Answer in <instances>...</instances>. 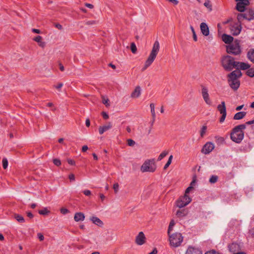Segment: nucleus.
Returning <instances> with one entry per match:
<instances>
[{"mask_svg": "<svg viewBox=\"0 0 254 254\" xmlns=\"http://www.w3.org/2000/svg\"><path fill=\"white\" fill-rule=\"evenodd\" d=\"M157 254V250L156 249H154L153 250L149 253L148 254Z\"/></svg>", "mask_w": 254, "mask_h": 254, "instance_id": "nucleus-64", "label": "nucleus"}, {"mask_svg": "<svg viewBox=\"0 0 254 254\" xmlns=\"http://www.w3.org/2000/svg\"><path fill=\"white\" fill-rule=\"evenodd\" d=\"M159 48V43L158 41H156L153 44V48L149 57L145 61L143 67L141 69L142 71L145 70L153 63L158 53Z\"/></svg>", "mask_w": 254, "mask_h": 254, "instance_id": "nucleus-3", "label": "nucleus"}, {"mask_svg": "<svg viewBox=\"0 0 254 254\" xmlns=\"http://www.w3.org/2000/svg\"><path fill=\"white\" fill-rule=\"evenodd\" d=\"M246 112H240L236 113L234 116V119L236 120H239L242 119L246 115Z\"/></svg>", "mask_w": 254, "mask_h": 254, "instance_id": "nucleus-25", "label": "nucleus"}, {"mask_svg": "<svg viewBox=\"0 0 254 254\" xmlns=\"http://www.w3.org/2000/svg\"><path fill=\"white\" fill-rule=\"evenodd\" d=\"M109 101L108 99H106L104 98L103 99L102 102L104 104H105L107 107L109 106L110 105L109 103H108Z\"/></svg>", "mask_w": 254, "mask_h": 254, "instance_id": "nucleus-44", "label": "nucleus"}, {"mask_svg": "<svg viewBox=\"0 0 254 254\" xmlns=\"http://www.w3.org/2000/svg\"><path fill=\"white\" fill-rule=\"evenodd\" d=\"M247 57L249 60L254 63V50H250L247 54Z\"/></svg>", "mask_w": 254, "mask_h": 254, "instance_id": "nucleus-26", "label": "nucleus"}, {"mask_svg": "<svg viewBox=\"0 0 254 254\" xmlns=\"http://www.w3.org/2000/svg\"><path fill=\"white\" fill-rule=\"evenodd\" d=\"M42 38L41 36H37L33 39V40L39 43L41 41H42Z\"/></svg>", "mask_w": 254, "mask_h": 254, "instance_id": "nucleus-43", "label": "nucleus"}, {"mask_svg": "<svg viewBox=\"0 0 254 254\" xmlns=\"http://www.w3.org/2000/svg\"><path fill=\"white\" fill-rule=\"evenodd\" d=\"M185 254H202V252L197 248L190 246L187 250Z\"/></svg>", "mask_w": 254, "mask_h": 254, "instance_id": "nucleus-15", "label": "nucleus"}, {"mask_svg": "<svg viewBox=\"0 0 254 254\" xmlns=\"http://www.w3.org/2000/svg\"><path fill=\"white\" fill-rule=\"evenodd\" d=\"M53 163L55 165H56L57 166H59L61 164L60 160H59L58 159H54L53 160Z\"/></svg>", "mask_w": 254, "mask_h": 254, "instance_id": "nucleus-41", "label": "nucleus"}, {"mask_svg": "<svg viewBox=\"0 0 254 254\" xmlns=\"http://www.w3.org/2000/svg\"><path fill=\"white\" fill-rule=\"evenodd\" d=\"M130 49L132 53L135 54L136 52L137 48L135 44L134 43H132L130 45Z\"/></svg>", "mask_w": 254, "mask_h": 254, "instance_id": "nucleus-38", "label": "nucleus"}, {"mask_svg": "<svg viewBox=\"0 0 254 254\" xmlns=\"http://www.w3.org/2000/svg\"><path fill=\"white\" fill-rule=\"evenodd\" d=\"M15 219L20 223H23L25 222L24 218L23 217L19 214H15L14 215Z\"/></svg>", "mask_w": 254, "mask_h": 254, "instance_id": "nucleus-27", "label": "nucleus"}, {"mask_svg": "<svg viewBox=\"0 0 254 254\" xmlns=\"http://www.w3.org/2000/svg\"><path fill=\"white\" fill-rule=\"evenodd\" d=\"M37 235L40 241H42L44 240V237L41 233H38Z\"/></svg>", "mask_w": 254, "mask_h": 254, "instance_id": "nucleus-53", "label": "nucleus"}, {"mask_svg": "<svg viewBox=\"0 0 254 254\" xmlns=\"http://www.w3.org/2000/svg\"><path fill=\"white\" fill-rule=\"evenodd\" d=\"M172 159H173V155L170 156L167 163L170 165L172 162Z\"/></svg>", "mask_w": 254, "mask_h": 254, "instance_id": "nucleus-61", "label": "nucleus"}, {"mask_svg": "<svg viewBox=\"0 0 254 254\" xmlns=\"http://www.w3.org/2000/svg\"><path fill=\"white\" fill-rule=\"evenodd\" d=\"M90 220L95 225L99 226L102 227L104 225L103 222L98 217L96 216H92L90 218Z\"/></svg>", "mask_w": 254, "mask_h": 254, "instance_id": "nucleus-20", "label": "nucleus"}, {"mask_svg": "<svg viewBox=\"0 0 254 254\" xmlns=\"http://www.w3.org/2000/svg\"><path fill=\"white\" fill-rule=\"evenodd\" d=\"M236 63L234 58L230 56L223 57V68L228 71L232 70L236 67Z\"/></svg>", "mask_w": 254, "mask_h": 254, "instance_id": "nucleus-7", "label": "nucleus"}, {"mask_svg": "<svg viewBox=\"0 0 254 254\" xmlns=\"http://www.w3.org/2000/svg\"><path fill=\"white\" fill-rule=\"evenodd\" d=\"M127 143L128 146H132L135 144V142L133 140L131 139H128L127 140Z\"/></svg>", "mask_w": 254, "mask_h": 254, "instance_id": "nucleus-39", "label": "nucleus"}, {"mask_svg": "<svg viewBox=\"0 0 254 254\" xmlns=\"http://www.w3.org/2000/svg\"><path fill=\"white\" fill-rule=\"evenodd\" d=\"M247 71V74L250 77H254V68H249Z\"/></svg>", "mask_w": 254, "mask_h": 254, "instance_id": "nucleus-31", "label": "nucleus"}, {"mask_svg": "<svg viewBox=\"0 0 254 254\" xmlns=\"http://www.w3.org/2000/svg\"><path fill=\"white\" fill-rule=\"evenodd\" d=\"M242 74L240 70H235L228 75V82L230 87L234 90H237L240 85V78Z\"/></svg>", "mask_w": 254, "mask_h": 254, "instance_id": "nucleus-1", "label": "nucleus"}, {"mask_svg": "<svg viewBox=\"0 0 254 254\" xmlns=\"http://www.w3.org/2000/svg\"><path fill=\"white\" fill-rule=\"evenodd\" d=\"M112 127V124L111 122H108L106 125L101 126L99 127V132L100 134H102L105 131L110 129Z\"/></svg>", "mask_w": 254, "mask_h": 254, "instance_id": "nucleus-18", "label": "nucleus"}, {"mask_svg": "<svg viewBox=\"0 0 254 254\" xmlns=\"http://www.w3.org/2000/svg\"><path fill=\"white\" fill-rule=\"evenodd\" d=\"M218 111L220 112L221 114H222V105H219L217 107Z\"/></svg>", "mask_w": 254, "mask_h": 254, "instance_id": "nucleus-56", "label": "nucleus"}, {"mask_svg": "<svg viewBox=\"0 0 254 254\" xmlns=\"http://www.w3.org/2000/svg\"><path fill=\"white\" fill-rule=\"evenodd\" d=\"M85 125L87 127H89L90 126V122L89 119H87L86 120Z\"/></svg>", "mask_w": 254, "mask_h": 254, "instance_id": "nucleus-62", "label": "nucleus"}, {"mask_svg": "<svg viewBox=\"0 0 254 254\" xmlns=\"http://www.w3.org/2000/svg\"><path fill=\"white\" fill-rule=\"evenodd\" d=\"M88 149V147L87 145H84L82 147V152H85Z\"/></svg>", "mask_w": 254, "mask_h": 254, "instance_id": "nucleus-58", "label": "nucleus"}, {"mask_svg": "<svg viewBox=\"0 0 254 254\" xmlns=\"http://www.w3.org/2000/svg\"><path fill=\"white\" fill-rule=\"evenodd\" d=\"M250 67V65L248 63L240 62H237L236 63V68H237V70H246L249 69Z\"/></svg>", "mask_w": 254, "mask_h": 254, "instance_id": "nucleus-16", "label": "nucleus"}, {"mask_svg": "<svg viewBox=\"0 0 254 254\" xmlns=\"http://www.w3.org/2000/svg\"><path fill=\"white\" fill-rule=\"evenodd\" d=\"M218 177L216 175H212L209 179V182L211 184H214L218 181Z\"/></svg>", "mask_w": 254, "mask_h": 254, "instance_id": "nucleus-29", "label": "nucleus"}, {"mask_svg": "<svg viewBox=\"0 0 254 254\" xmlns=\"http://www.w3.org/2000/svg\"><path fill=\"white\" fill-rule=\"evenodd\" d=\"M102 115L103 116V118L105 120H107V119H108L109 118V116H108V115L106 112H103L102 113Z\"/></svg>", "mask_w": 254, "mask_h": 254, "instance_id": "nucleus-51", "label": "nucleus"}, {"mask_svg": "<svg viewBox=\"0 0 254 254\" xmlns=\"http://www.w3.org/2000/svg\"><path fill=\"white\" fill-rule=\"evenodd\" d=\"M226 116V107L225 106V104L223 102V121L225 120Z\"/></svg>", "mask_w": 254, "mask_h": 254, "instance_id": "nucleus-49", "label": "nucleus"}, {"mask_svg": "<svg viewBox=\"0 0 254 254\" xmlns=\"http://www.w3.org/2000/svg\"><path fill=\"white\" fill-rule=\"evenodd\" d=\"M204 5L205 7L209 9V10H212V5L210 3V1L209 0H205V2L204 3Z\"/></svg>", "mask_w": 254, "mask_h": 254, "instance_id": "nucleus-35", "label": "nucleus"}, {"mask_svg": "<svg viewBox=\"0 0 254 254\" xmlns=\"http://www.w3.org/2000/svg\"><path fill=\"white\" fill-rule=\"evenodd\" d=\"M234 41V38L232 36L226 34H223V42L225 44L229 45Z\"/></svg>", "mask_w": 254, "mask_h": 254, "instance_id": "nucleus-21", "label": "nucleus"}, {"mask_svg": "<svg viewBox=\"0 0 254 254\" xmlns=\"http://www.w3.org/2000/svg\"><path fill=\"white\" fill-rule=\"evenodd\" d=\"M83 193L86 196H89L91 194V192L90 190H86L83 191Z\"/></svg>", "mask_w": 254, "mask_h": 254, "instance_id": "nucleus-46", "label": "nucleus"}, {"mask_svg": "<svg viewBox=\"0 0 254 254\" xmlns=\"http://www.w3.org/2000/svg\"><path fill=\"white\" fill-rule=\"evenodd\" d=\"M151 115H152V118H153V121H152V124H151V125H152L153 124V123H154V121H155V117H156L155 112V109L151 110Z\"/></svg>", "mask_w": 254, "mask_h": 254, "instance_id": "nucleus-42", "label": "nucleus"}, {"mask_svg": "<svg viewBox=\"0 0 254 254\" xmlns=\"http://www.w3.org/2000/svg\"><path fill=\"white\" fill-rule=\"evenodd\" d=\"M193 189V187L192 186H190L189 187L185 190V194H188V193H189L190 190H192Z\"/></svg>", "mask_w": 254, "mask_h": 254, "instance_id": "nucleus-48", "label": "nucleus"}, {"mask_svg": "<svg viewBox=\"0 0 254 254\" xmlns=\"http://www.w3.org/2000/svg\"><path fill=\"white\" fill-rule=\"evenodd\" d=\"M171 247L177 248L179 247L183 241V237L181 233L175 232L173 234H168Z\"/></svg>", "mask_w": 254, "mask_h": 254, "instance_id": "nucleus-4", "label": "nucleus"}, {"mask_svg": "<svg viewBox=\"0 0 254 254\" xmlns=\"http://www.w3.org/2000/svg\"><path fill=\"white\" fill-rule=\"evenodd\" d=\"M200 30L202 34L205 36L209 34V30L207 25L204 23L202 22L200 25Z\"/></svg>", "mask_w": 254, "mask_h": 254, "instance_id": "nucleus-19", "label": "nucleus"}, {"mask_svg": "<svg viewBox=\"0 0 254 254\" xmlns=\"http://www.w3.org/2000/svg\"><path fill=\"white\" fill-rule=\"evenodd\" d=\"M205 254H219V253L216 252L215 250H210L209 251L206 252Z\"/></svg>", "mask_w": 254, "mask_h": 254, "instance_id": "nucleus-45", "label": "nucleus"}, {"mask_svg": "<svg viewBox=\"0 0 254 254\" xmlns=\"http://www.w3.org/2000/svg\"><path fill=\"white\" fill-rule=\"evenodd\" d=\"M156 169L154 159H147L142 165L140 170L142 172H154Z\"/></svg>", "mask_w": 254, "mask_h": 254, "instance_id": "nucleus-6", "label": "nucleus"}, {"mask_svg": "<svg viewBox=\"0 0 254 254\" xmlns=\"http://www.w3.org/2000/svg\"><path fill=\"white\" fill-rule=\"evenodd\" d=\"M217 28H218V34L219 37L222 39V34L221 31V23H218L217 24Z\"/></svg>", "mask_w": 254, "mask_h": 254, "instance_id": "nucleus-33", "label": "nucleus"}, {"mask_svg": "<svg viewBox=\"0 0 254 254\" xmlns=\"http://www.w3.org/2000/svg\"><path fill=\"white\" fill-rule=\"evenodd\" d=\"M85 219V215L82 212H76L74 214V220L76 222L82 221Z\"/></svg>", "mask_w": 254, "mask_h": 254, "instance_id": "nucleus-22", "label": "nucleus"}, {"mask_svg": "<svg viewBox=\"0 0 254 254\" xmlns=\"http://www.w3.org/2000/svg\"><path fill=\"white\" fill-rule=\"evenodd\" d=\"M119 185L118 183H115L113 185V189L115 192L116 193L119 190Z\"/></svg>", "mask_w": 254, "mask_h": 254, "instance_id": "nucleus-40", "label": "nucleus"}, {"mask_svg": "<svg viewBox=\"0 0 254 254\" xmlns=\"http://www.w3.org/2000/svg\"><path fill=\"white\" fill-rule=\"evenodd\" d=\"M191 200V198L186 194L184 196H181L176 202L177 206L179 208H183L190 202Z\"/></svg>", "mask_w": 254, "mask_h": 254, "instance_id": "nucleus-9", "label": "nucleus"}, {"mask_svg": "<svg viewBox=\"0 0 254 254\" xmlns=\"http://www.w3.org/2000/svg\"><path fill=\"white\" fill-rule=\"evenodd\" d=\"M39 213L41 215H46L48 214L50 211L46 208H44L42 210L39 211Z\"/></svg>", "mask_w": 254, "mask_h": 254, "instance_id": "nucleus-36", "label": "nucleus"}, {"mask_svg": "<svg viewBox=\"0 0 254 254\" xmlns=\"http://www.w3.org/2000/svg\"><path fill=\"white\" fill-rule=\"evenodd\" d=\"M201 93L202 97L208 105H211V102L209 99V94L208 93V89L204 86H202Z\"/></svg>", "mask_w": 254, "mask_h": 254, "instance_id": "nucleus-13", "label": "nucleus"}, {"mask_svg": "<svg viewBox=\"0 0 254 254\" xmlns=\"http://www.w3.org/2000/svg\"><path fill=\"white\" fill-rule=\"evenodd\" d=\"M206 130H207V127L206 126H203L202 127V128H201L200 131V136L201 137H203L204 136V135H205V134L206 133Z\"/></svg>", "mask_w": 254, "mask_h": 254, "instance_id": "nucleus-30", "label": "nucleus"}, {"mask_svg": "<svg viewBox=\"0 0 254 254\" xmlns=\"http://www.w3.org/2000/svg\"><path fill=\"white\" fill-rule=\"evenodd\" d=\"M250 233L254 238V228L250 230Z\"/></svg>", "mask_w": 254, "mask_h": 254, "instance_id": "nucleus-63", "label": "nucleus"}, {"mask_svg": "<svg viewBox=\"0 0 254 254\" xmlns=\"http://www.w3.org/2000/svg\"><path fill=\"white\" fill-rule=\"evenodd\" d=\"M188 213V210L187 209L178 210L176 212V216L180 218H183Z\"/></svg>", "mask_w": 254, "mask_h": 254, "instance_id": "nucleus-23", "label": "nucleus"}, {"mask_svg": "<svg viewBox=\"0 0 254 254\" xmlns=\"http://www.w3.org/2000/svg\"><path fill=\"white\" fill-rule=\"evenodd\" d=\"M38 45L40 47L44 48L46 46V43L44 41H41L39 43Z\"/></svg>", "mask_w": 254, "mask_h": 254, "instance_id": "nucleus-50", "label": "nucleus"}, {"mask_svg": "<svg viewBox=\"0 0 254 254\" xmlns=\"http://www.w3.org/2000/svg\"><path fill=\"white\" fill-rule=\"evenodd\" d=\"M175 225V223L174 220H172L170 221L169 227H168V232H167L168 234H170L171 233Z\"/></svg>", "mask_w": 254, "mask_h": 254, "instance_id": "nucleus-28", "label": "nucleus"}, {"mask_svg": "<svg viewBox=\"0 0 254 254\" xmlns=\"http://www.w3.org/2000/svg\"><path fill=\"white\" fill-rule=\"evenodd\" d=\"M67 162L68 163L71 165H74L75 164V161L71 159H68Z\"/></svg>", "mask_w": 254, "mask_h": 254, "instance_id": "nucleus-55", "label": "nucleus"}, {"mask_svg": "<svg viewBox=\"0 0 254 254\" xmlns=\"http://www.w3.org/2000/svg\"><path fill=\"white\" fill-rule=\"evenodd\" d=\"M215 139L217 144L221 145L222 143V137L216 136L215 137Z\"/></svg>", "mask_w": 254, "mask_h": 254, "instance_id": "nucleus-37", "label": "nucleus"}, {"mask_svg": "<svg viewBox=\"0 0 254 254\" xmlns=\"http://www.w3.org/2000/svg\"><path fill=\"white\" fill-rule=\"evenodd\" d=\"M85 5L86 7H88V8H91V9L93 8V7H94V6H93V5L92 4L88 3H86L85 4Z\"/></svg>", "mask_w": 254, "mask_h": 254, "instance_id": "nucleus-57", "label": "nucleus"}, {"mask_svg": "<svg viewBox=\"0 0 254 254\" xmlns=\"http://www.w3.org/2000/svg\"><path fill=\"white\" fill-rule=\"evenodd\" d=\"M225 48L227 53L229 54L237 56L240 55L242 52L240 41L237 39L230 44L226 45Z\"/></svg>", "mask_w": 254, "mask_h": 254, "instance_id": "nucleus-5", "label": "nucleus"}, {"mask_svg": "<svg viewBox=\"0 0 254 254\" xmlns=\"http://www.w3.org/2000/svg\"><path fill=\"white\" fill-rule=\"evenodd\" d=\"M237 19L239 22L244 19L249 21L253 20L254 19V11L252 9H249L244 13L238 14Z\"/></svg>", "mask_w": 254, "mask_h": 254, "instance_id": "nucleus-8", "label": "nucleus"}, {"mask_svg": "<svg viewBox=\"0 0 254 254\" xmlns=\"http://www.w3.org/2000/svg\"><path fill=\"white\" fill-rule=\"evenodd\" d=\"M32 31L34 33H37V34H39L41 33V31L39 29H32Z\"/></svg>", "mask_w": 254, "mask_h": 254, "instance_id": "nucleus-59", "label": "nucleus"}, {"mask_svg": "<svg viewBox=\"0 0 254 254\" xmlns=\"http://www.w3.org/2000/svg\"><path fill=\"white\" fill-rule=\"evenodd\" d=\"M69 179L70 180V181H73L75 180V176L73 174H71L69 175Z\"/></svg>", "mask_w": 254, "mask_h": 254, "instance_id": "nucleus-54", "label": "nucleus"}, {"mask_svg": "<svg viewBox=\"0 0 254 254\" xmlns=\"http://www.w3.org/2000/svg\"><path fill=\"white\" fill-rule=\"evenodd\" d=\"M246 128V126L245 124H241L235 127L231 133V139L236 143H240L244 139V130Z\"/></svg>", "mask_w": 254, "mask_h": 254, "instance_id": "nucleus-2", "label": "nucleus"}, {"mask_svg": "<svg viewBox=\"0 0 254 254\" xmlns=\"http://www.w3.org/2000/svg\"><path fill=\"white\" fill-rule=\"evenodd\" d=\"M214 146L213 143L211 142H207L205 144V145L203 146L201 152L202 153L207 154H209L210 152H211L212 150L214 149Z\"/></svg>", "mask_w": 254, "mask_h": 254, "instance_id": "nucleus-12", "label": "nucleus"}, {"mask_svg": "<svg viewBox=\"0 0 254 254\" xmlns=\"http://www.w3.org/2000/svg\"><path fill=\"white\" fill-rule=\"evenodd\" d=\"M242 30V27L240 23H233L230 25L231 33L234 36L238 35Z\"/></svg>", "mask_w": 254, "mask_h": 254, "instance_id": "nucleus-11", "label": "nucleus"}, {"mask_svg": "<svg viewBox=\"0 0 254 254\" xmlns=\"http://www.w3.org/2000/svg\"><path fill=\"white\" fill-rule=\"evenodd\" d=\"M63 84L62 83H59L57 85H55L54 87L59 90H60L61 88L63 87Z\"/></svg>", "mask_w": 254, "mask_h": 254, "instance_id": "nucleus-47", "label": "nucleus"}, {"mask_svg": "<svg viewBox=\"0 0 254 254\" xmlns=\"http://www.w3.org/2000/svg\"><path fill=\"white\" fill-rule=\"evenodd\" d=\"M229 250L231 253H236L239 252L241 250L239 244L236 243H232L228 246Z\"/></svg>", "mask_w": 254, "mask_h": 254, "instance_id": "nucleus-17", "label": "nucleus"}, {"mask_svg": "<svg viewBox=\"0 0 254 254\" xmlns=\"http://www.w3.org/2000/svg\"><path fill=\"white\" fill-rule=\"evenodd\" d=\"M141 94V88L139 86H137L135 87L134 91L132 92L131 94V97L132 98H138Z\"/></svg>", "mask_w": 254, "mask_h": 254, "instance_id": "nucleus-24", "label": "nucleus"}, {"mask_svg": "<svg viewBox=\"0 0 254 254\" xmlns=\"http://www.w3.org/2000/svg\"><path fill=\"white\" fill-rule=\"evenodd\" d=\"M145 237L142 232L139 233L135 239V242L138 245H142L145 243Z\"/></svg>", "mask_w": 254, "mask_h": 254, "instance_id": "nucleus-14", "label": "nucleus"}, {"mask_svg": "<svg viewBox=\"0 0 254 254\" xmlns=\"http://www.w3.org/2000/svg\"><path fill=\"white\" fill-rule=\"evenodd\" d=\"M95 23V21H93V20L88 21L86 22V24H87V25H92V24H94Z\"/></svg>", "mask_w": 254, "mask_h": 254, "instance_id": "nucleus-60", "label": "nucleus"}, {"mask_svg": "<svg viewBox=\"0 0 254 254\" xmlns=\"http://www.w3.org/2000/svg\"><path fill=\"white\" fill-rule=\"evenodd\" d=\"M168 154V152L167 151L162 152L158 156V161H161L163 158H164Z\"/></svg>", "mask_w": 254, "mask_h": 254, "instance_id": "nucleus-34", "label": "nucleus"}, {"mask_svg": "<svg viewBox=\"0 0 254 254\" xmlns=\"http://www.w3.org/2000/svg\"><path fill=\"white\" fill-rule=\"evenodd\" d=\"M2 167L4 169H6L8 167V160L6 158H3L2 160Z\"/></svg>", "mask_w": 254, "mask_h": 254, "instance_id": "nucleus-32", "label": "nucleus"}, {"mask_svg": "<svg viewBox=\"0 0 254 254\" xmlns=\"http://www.w3.org/2000/svg\"><path fill=\"white\" fill-rule=\"evenodd\" d=\"M236 1H237L236 8L240 12H244L246 7L250 3L249 0H236Z\"/></svg>", "mask_w": 254, "mask_h": 254, "instance_id": "nucleus-10", "label": "nucleus"}, {"mask_svg": "<svg viewBox=\"0 0 254 254\" xmlns=\"http://www.w3.org/2000/svg\"><path fill=\"white\" fill-rule=\"evenodd\" d=\"M68 210L66 208H63L61 209V212L63 214H65L67 213Z\"/></svg>", "mask_w": 254, "mask_h": 254, "instance_id": "nucleus-52", "label": "nucleus"}]
</instances>
